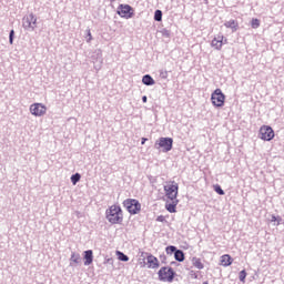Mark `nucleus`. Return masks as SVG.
I'll list each match as a JSON object with an SVG mask.
<instances>
[{"instance_id":"27","label":"nucleus","mask_w":284,"mask_h":284,"mask_svg":"<svg viewBox=\"0 0 284 284\" xmlns=\"http://www.w3.org/2000/svg\"><path fill=\"white\" fill-rule=\"evenodd\" d=\"M239 278L241 283H245V278H247V272L245 270H242L239 274Z\"/></svg>"},{"instance_id":"23","label":"nucleus","mask_w":284,"mask_h":284,"mask_svg":"<svg viewBox=\"0 0 284 284\" xmlns=\"http://www.w3.org/2000/svg\"><path fill=\"white\" fill-rule=\"evenodd\" d=\"M81 181V173H75L71 175V183L72 185H77Z\"/></svg>"},{"instance_id":"6","label":"nucleus","mask_w":284,"mask_h":284,"mask_svg":"<svg viewBox=\"0 0 284 284\" xmlns=\"http://www.w3.org/2000/svg\"><path fill=\"white\" fill-rule=\"evenodd\" d=\"M211 101L214 108H223L225 105V94L221 89H215L211 94Z\"/></svg>"},{"instance_id":"9","label":"nucleus","mask_w":284,"mask_h":284,"mask_svg":"<svg viewBox=\"0 0 284 284\" xmlns=\"http://www.w3.org/2000/svg\"><path fill=\"white\" fill-rule=\"evenodd\" d=\"M118 14L123 19H132L134 17V8L130 4H120L118 7Z\"/></svg>"},{"instance_id":"14","label":"nucleus","mask_w":284,"mask_h":284,"mask_svg":"<svg viewBox=\"0 0 284 284\" xmlns=\"http://www.w3.org/2000/svg\"><path fill=\"white\" fill-rule=\"evenodd\" d=\"M223 36H219L217 38H214L211 42L212 48H215V50H221L223 48Z\"/></svg>"},{"instance_id":"1","label":"nucleus","mask_w":284,"mask_h":284,"mask_svg":"<svg viewBox=\"0 0 284 284\" xmlns=\"http://www.w3.org/2000/svg\"><path fill=\"white\" fill-rule=\"evenodd\" d=\"M105 219L111 225H119L123 223V210L121 206L113 204L105 211Z\"/></svg>"},{"instance_id":"8","label":"nucleus","mask_w":284,"mask_h":284,"mask_svg":"<svg viewBox=\"0 0 284 284\" xmlns=\"http://www.w3.org/2000/svg\"><path fill=\"white\" fill-rule=\"evenodd\" d=\"M274 136H275L274 129H272V126H270V125L261 126L258 138L262 141H272L274 139Z\"/></svg>"},{"instance_id":"25","label":"nucleus","mask_w":284,"mask_h":284,"mask_svg":"<svg viewBox=\"0 0 284 284\" xmlns=\"http://www.w3.org/2000/svg\"><path fill=\"white\" fill-rule=\"evenodd\" d=\"M178 250H179V248H176V246H174V245H169V246L165 247L166 254H170V255L176 254V251H178Z\"/></svg>"},{"instance_id":"26","label":"nucleus","mask_w":284,"mask_h":284,"mask_svg":"<svg viewBox=\"0 0 284 284\" xmlns=\"http://www.w3.org/2000/svg\"><path fill=\"white\" fill-rule=\"evenodd\" d=\"M214 192H216V194H220V196L225 195V191H223V187H221V185H219V184L214 185Z\"/></svg>"},{"instance_id":"20","label":"nucleus","mask_w":284,"mask_h":284,"mask_svg":"<svg viewBox=\"0 0 284 284\" xmlns=\"http://www.w3.org/2000/svg\"><path fill=\"white\" fill-rule=\"evenodd\" d=\"M115 254H116L118 258L120 261H122V263H128V261H130V257L121 251H116Z\"/></svg>"},{"instance_id":"30","label":"nucleus","mask_w":284,"mask_h":284,"mask_svg":"<svg viewBox=\"0 0 284 284\" xmlns=\"http://www.w3.org/2000/svg\"><path fill=\"white\" fill-rule=\"evenodd\" d=\"M87 43H90V41H92V32L90 31V29L87 30Z\"/></svg>"},{"instance_id":"32","label":"nucleus","mask_w":284,"mask_h":284,"mask_svg":"<svg viewBox=\"0 0 284 284\" xmlns=\"http://www.w3.org/2000/svg\"><path fill=\"white\" fill-rule=\"evenodd\" d=\"M148 254H150V253L141 252V255H140L142 261H143V263H144V265H145V258H148Z\"/></svg>"},{"instance_id":"3","label":"nucleus","mask_w":284,"mask_h":284,"mask_svg":"<svg viewBox=\"0 0 284 284\" xmlns=\"http://www.w3.org/2000/svg\"><path fill=\"white\" fill-rule=\"evenodd\" d=\"M159 281L172 283L176 276V272L171 266H163L158 272Z\"/></svg>"},{"instance_id":"24","label":"nucleus","mask_w":284,"mask_h":284,"mask_svg":"<svg viewBox=\"0 0 284 284\" xmlns=\"http://www.w3.org/2000/svg\"><path fill=\"white\" fill-rule=\"evenodd\" d=\"M154 21H163V11L161 10H155L154 12Z\"/></svg>"},{"instance_id":"22","label":"nucleus","mask_w":284,"mask_h":284,"mask_svg":"<svg viewBox=\"0 0 284 284\" xmlns=\"http://www.w3.org/2000/svg\"><path fill=\"white\" fill-rule=\"evenodd\" d=\"M251 28H253V30H257V28H261V20H258L257 18H253L251 20Z\"/></svg>"},{"instance_id":"13","label":"nucleus","mask_w":284,"mask_h":284,"mask_svg":"<svg viewBox=\"0 0 284 284\" xmlns=\"http://www.w3.org/2000/svg\"><path fill=\"white\" fill-rule=\"evenodd\" d=\"M81 254L72 252L70 257V267H75V265H81Z\"/></svg>"},{"instance_id":"33","label":"nucleus","mask_w":284,"mask_h":284,"mask_svg":"<svg viewBox=\"0 0 284 284\" xmlns=\"http://www.w3.org/2000/svg\"><path fill=\"white\" fill-rule=\"evenodd\" d=\"M156 221H158L159 223H164L165 216L159 215V216L156 217Z\"/></svg>"},{"instance_id":"5","label":"nucleus","mask_w":284,"mask_h":284,"mask_svg":"<svg viewBox=\"0 0 284 284\" xmlns=\"http://www.w3.org/2000/svg\"><path fill=\"white\" fill-rule=\"evenodd\" d=\"M22 28L28 30V32H34L37 30V16L30 13L22 18Z\"/></svg>"},{"instance_id":"28","label":"nucleus","mask_w":284,"mask_h":284,"mask_svg":"<svg viewBox=\"0 0 284 284\" xmlns=\"http://www.w3.org/2000/svg\"><path fill=\"white\" fill-rule=\"evenodd\" d=\"M9 43H10V45H12V43H14V29H12L9 32Z\"/></svg>"},{"instance_id":"37","label":"nucleus","mask_w":284,"mask_h":284,"mask_svg":"<svg viewBox=\"0 0 284 284\" xmlns=\"http://www.w3.org/2000/svg\"><path fill=\"white\" fill-rule=\"evenodd\" d=\"M227 43V38H223V44Z\"/></svg>"},{"instance_id":"36","label":"nucleus","mask_w":284,"mask_h":284,"mask_svg":"<svg viewBox=\"0 0 284 284\" xmlns=\"http://www.w3.org/2000/svg\"><path fill=\"white\" fill-rule=\"evenodd\" d=\"M142 102L148 103V95L142 97Z\"/></svg>"},{"instance_id":"21","label":"nucleus","mask_w":284,"mask_h":284,"mask_svg":"<svg viewBox=\"0 0 284 284\" xmlns=\"http://www.w3.org/2000/svg\"><path fill=\"white\" fill-rule=\"evenodd\" d=\"M192 263H193L194 267H196L197 270H203V267H205L202 264L201 258H199V257H193Z\"/></svg>"},{"instance_id":"2","label":"nucleus","mask_w":284,"mask_h":284,"mask_svg":"<svg viewBox=\"0 0 284 284\" xmlns=\"http://www.w3.org/2000/svg\"><path fill=\"white\" fill-rule=\"evenodd\" d=\"M173 146H174V139L172 138H160L154 143V149L163 153L171 152Z\"/></svg>"},{"instance_id":"11","label":"nucleus","mask_w":284,"mask_h":284,"mask_svg":"<svg viewBox=\"0 0 284 284\" xmlns=\"http://www.w3.org/2000/svg\"><path fill=\"white\" fill-rule=\"evenodd\" d=\"M146 264H148L149 270H156L158 267H160L159 258H156V256L152 255V253L148 254Z\"/></svg>"},{"instance_id":"35","label":"nucleus","mask_w":284,"mask_h":284,"mask_svg":"<svg viewBox=\"0 0 284 284\" xmlns=\"http://www.w3.org/2000/svg\"><path fill=\"white\" fill-rule=\"evenodd\" d=\"M148 141V138H142L141 145H145V142Z\"/></svg>"},{"instance_id":"15","label":"nucleus","mask_w":284,"mask_h":284,"mask_svg":"<svg viewBox=\"0 0 284 284\" xmlns=\"http://www.w3.org/2000/svg\"><path fill=\"white\" fill-rule=\"evenodd\" d=\"M171 203H166L165 204V210H168L170 212V214H175L176 212V206L179 205V200H171Z\"/></svg>"},{"instance_id":"16","label":"nucleus","mask_w":284,"mask_h":284,"mask_svg":"<svg viewBox=\"0 0 284 284\" xmlns=\"http://www.w3.org/2000/svg\"><path fill=\"white\" fill-rule=\"evenodd\" d=\"M225 28L232 30V32H236L239 30V21L236 20H229L224 23Z\"/></svg>"},{"instance_id":"19","label":"nucleus","mask_w":284,"mask_h":284,"mask_svg":"<svg viewBox=\"0 0 284 284\" xmlns=\"http://www.w3.org/2000/svg\"><path fill=\"white\" fill-rule=\"evenodd\" d=\"M174 258L178 263H183V261H185V253L183 250L178 248V251H175Z\"/></svg>"},{"instance_id":"39","label":"nucleus","mask_w":284,"mask_h":284,"mask_svg":"<svg viewBox=\"0 0 284 284\" xmlns=\"http://www.w3.org/2000/svg\"><path fill=\"white\" fill-rule=\"evenodd\" d=\"M174 263H176V262H172L171 265H174Z\"/></svg>"},{"instance_id":"12","label":"nucleus","mask_w":284,"mask_h":284,"mask_svg":"<svg viewBox=\"0 0 284 284\" xmlns=\"http://www.w3.org/2000/svg\"><path fill=\"white\" fill-rule=\"evenodd\" d=\"M84 265H92L94 262V252L92 250H87L83 252Z\"/></svg>"},{"instance_id":"38","label":"nucleus","mask_w":284,"mask_h":284,"mask_svg":"<svg viewBox=\"0 0 284 284\" xmlns=\"http://www.w3.org/2000/svg\"><path fill=\"white\" fill-rule=\"evenodd\" d=\"M271 221H273V222L276 221V217L273 215Z\"/></svg>"},{"instance_id":"40","label":"nucleus","mask_w":284,"mask_h":284,"mask_svg":"<svg viewBox=\"0 0 284 284\" xmlns=\"http://www.w3.org/2000/svg\"><path fill=\"white\" fill-rule=\"evenodd\" d=\"M203 284H209L207 282H203Z\"/></svg>"},{"instance_id":"10","label":"nucleus","mask_w":284,"mask_h":284,"mask_svg":"<svg viewBox=\"0 0 284 284\" xmlns=\"http://www.w3.org/2000/svg\"><path fill=\"white\" fill-rule=\"evenodd\" d=\"M48 108L43 105L42 103H34L30 105V112L33 114V116H43L45 114Z\"/></svg>"},{"instance_id":"29","label":"nucleus","mask_w":284,"mask_h":284,"mask_svg":"<svg viewBox=\"0 0 284 284\" xmlns=\"http://www.w3.org/2000/svg\"><path fill=\"white\" fill-rule=\"evenodd\" d=\"M172 32L168 29H163L162 30V36L166 37L169 39V37H171Z\"/></svg>"},{"instance_id":"4","label":"nucleus","mask_w":284,"mask_h":284,"mask_svg":"<svg viewBox=\"0 0 284 284\" xmlns=\"http://www.w3.org/2000/svg\"><path fill=\"white\" fill-rule=\"evenodd\" d=\"M123 207H125L129 214L135 215L141 212V202L136 199H126L123 201Z\"/></svg>"},{"instance_id":"18","label":"nucleus","mask_w":284,"mask_h":284,"mask_svg":"<svg viewBox=\"0 0 284 284\" xmlns=\"http://www.w3.org/2000/svg\"><path fill=\"white\" fill-rule=\"evenodd\" d=\"M142 83L143 85H154L156 81H154V78L150 74H145L142 77Z\"/></svg>"},{"instance_id":"31","label":"nucleus","mask_w":284,"mask_h":284,"mask_svg":"<svg viewBox=\"0 0 284 284\" xmlns=\"http://www.w3.org/2000/svg\"><path fill=\"white\" fill-rule=\"evenodd\" d=\"M160 77H161L162 79H168V71L160 70Z\"/></svg>"},{"instance_id":"34","label":"nucleus","mask_w":284,"mask_h":284,"mask_svg":"<svg viewBox=\"0 0 284 284\" xmlns=\"http://www.w3.org/2000/svg\"><path fill=\"white\" fill-rule=\"evenodd\" d=\"M104 263H109V265H112L114 263V260L112 257L105 258Z\"/></svg>"},{"instance_id":"7","label":"nucleus","mask_w":284,"mask_h":284,"mask_svg":"<svg viewBox=\"0 0 284 284\" xmlns=\"http://www.w3.org/2000/svg\"><path fill=\"white\" fill-rule=\"evenodd\" d=\"M164 192L170 201H174L179 196V183L172 181L171 184L164 185Z\"/></svg>"},{"instance_id":"17","label":"nucleus","mask_w":284,"mask_h":284,"mask_svg":"<svg viewBox=\"0 0 284 284\" xmlns=\"http://www.w3.org/2000/svg\"><path fill=\"white\" fill-rule=\"evenodd\" d=\"M233 261L234 260L229 254L221 256V265H223V267H230Z\"/></svg>"}]
</instances>
